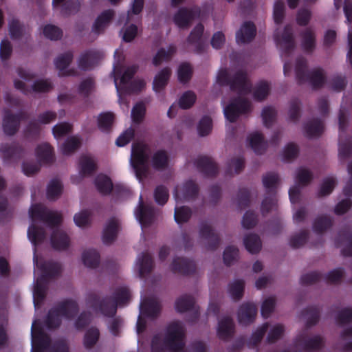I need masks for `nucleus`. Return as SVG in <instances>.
<instances>
[{"instance_id":"1","label":"nucleus","mask_w":352,"mask_h":352,"mask_svg":"<svg viewBox=\"0 0 352 352\" xmlns=\"http://www.w3.org/2000/svg\"><path fill=\"white\" fill-rule=\"evenodd\" d=\"M185 330L182 323L173 321L166 327L162 339L160 334L155 335L151 340V352H181L185 346Z\"/></svg>"},{"instance_id":"2","label":"nucleus","mask_w":352,"mask_h":352,"mask_svg":"<svg viewBox=\"0 0 352 352\" xmlns=\"http://www.w3.org/2000/svg\"><path fill=\"white\" fill-rule=\"evenodd\" d=\"M130 298V293L126 287L118 288L113 297L106 296L100 299L95 293L88 294L86 302L95 311L102 315L113 318L117 313L118 306L126 305Z\"/></svg>"},{"instance_id":"3","label":"nucleus","mask_w":352,"mask_h":352,"mask_svg":"<svg viewBox=\"0 0 352 352\" xmlns=\"http://www.w3.org/2000/svg\"><path fill=\"white\" fill-rule=\"evenodd\" d=\"M295 73L299 85L308 82L314 89H320L326 82L324 70L320 67L309 70L307 59L304 57L296 59Z\"/></svg>"},{"instance_id":"4","label":"nucleus","mask_w":352,"mask_h":352,"mask_svg":"<svg viewBox=\"0 0 352 352\" xmlns=\"http://www.w3.org/2000/svg\"><path fill=\"white\" fill-rule=\"evenodd\" d=\"M278 182L279 177L276 173L269 172L263 177V184L266 188V196L261 206L263 216L269 213L277 204L276 188Z\"/></svg>"},{"instance_id":"5","label":"nucleus","mask_w":352,"mask_h":352,"mask_svg":"<svg viewBox=\"0 0 352 352\" xmlns=\"http://www.w3.org/2000/svg\"><path fill=\"white\" fill-rule=\"evenodd\" d=\"M148 150V146L143 142H135L132 145L131 161L138 179H142L147 173Z\"/></svg>"},{"instance_id":"6","label":"nucleus","mask_w":352,"mask_h":352,"mask_svg":"<svg viewBox=\"0 0 352 352\" xmlns=\"http://www.w3.org/2000/svg\"><path fill=\"white\" fill-rule=\"evenodd\" d=\"M30 217L32 221L38 220L53 228L59 226L62 222V216L57 212L49 210L40 204H33L30 208Z\"/></svg>"},{"instance_id":"7","label":"nucleus","mask_w":352,"mask_h":352,"mask_svg":"<svg viewBox=\"0 0 352 352\" xmlns=\"http://www.w3.org/2000/svg\"><path fill=\"white\" fill-rule=\"evenodd\" d=\"M251 111V102L246 98L238 96L230 102L223 110L225 118L230 122H235L240 116Z\"/></svg>"},{"instance_id":"8","label":"nucleus","mask_w":352,"mask_h":352,"mask_svg":"<svg viewBox=\"0 0 352 352\" xmlns=\"http://www.w3.org/2000/svg\"><path fill=\"white\" fill-rule=\"evenodd\" d=\"M137 69V66L132 65L126 67L123 71V67L119 62L113 65L114 82L117 91L119 94L121 93L124 87H126L131 82Z\"/></svg>"},{"instance_id":"9","label":"nucleus","mask_w":352,"mask_h":352,"mask_svg":"<svg viewBox=\"0 0 352 352\" xmlns=\"http://www.w3.org/2000/svg\"><path fill=\"white\" fill-rule=\"evenodd\" d=\"M275 41L281 51V56H289L296 47L291 23L285 25L280 36L275 35Z\"/></svg>"},{"instance_id":"10","label":"nucleus","mask_w":352,"mask_h":352,"mask_svg":"<svg viewBox=\"0 0 352 352\" xmlns=\"http://www.w3.org/2000/svg\"><path fill=\"white\" fill-rule=\"evenodd\" d=\"M32 337V352H44L50 348L51 340L50 337L43 331L34 321L31 328Z\"/></svg>"},{"instance_id":"11","label":"nucleus","mask_w":352,"mask_h":352,"mask_svg":"<svg viewBox=\"0 0 352 352\" xmlns=\"http://www.w3.org/2000/svg\"><path fill=\"white\" fill-rule=\"evenodd\" d=\"M195 298L188 294H184L178 298L175 301V309L177 312L184 313L190 310H192V313L189 316L188 321L194 323L196 322L199 318V309L195 307Z\"/></svg>"},{"instance_id":"12","label":"nucleus","mask_w":352,"mask_h":352,"mask_svg":"<svg viewBox=\"0 0 352 352\" xmlns=\"http://www.w3.org/2000/svg\"><path fill=\"white\" fill-rule=\"evenodd\" d=\"M230 88L232 91L237 92L239 95H246L252 91V84L248 78L246 72L237 71L231 78Z\"/></svg>"},{"instance_id":"13","label":"nucleus","mask_w":352,"mask_h":352,"mask_svg":"<svg viewBox=\"0 0 352 352\" xmlns=\"http://www.w3.org/2000/svg\"><path fill=\"white\" fill-rule=\"evenodd\" d=\"M337 247L345 245L341 250L344 256H352V231L349 226L341 228L335 239Z\"/></svg>"},{"instance_id":"14","label":"nucleus","mask_w":352,"mask_h":352,"mask_svg":"<svg viewBox=\"0 0 352 352\" xmlns=\"http://www.w3.org/2000/svg\"><path fill=\"white\" fill-rule=\"evenodd\" d=\"M171 271L182 275H191L196 272V264L194 261L177 256L173 258L170 265Z\"/></svg>"},{"instance_id":"15","label":"nucleus","mask_w":352,"mask_h":352,"mask_svg":"<svg viewBox=\"0 0 352 352\" xmlns=\"http://www.w3.org/2000/svg\"><path fill=\"white\" fill-rule=\"evenodd\" d=\"M199 236L201 239L207 241L206 248L209 250H215L221 243V239L216 233L212 227L206 223H202L199 228Z\"/></svg>"},{"instance_id":"16","label":"nucleus","mask_w":352,"mask_h":352,"mask_svg":"<svg viewBox=\"0 0 352 352\" xmlns=\"http://www.w3.org/2000/svg\"><path fill=\"white\" fill-rule=\"evenodd\" d=\"M195 164L198 170L206 177H214L218 174L219 167L211 157L207 156L199 157L195 160Z\"/></svg>"},{"instance_id":"17","label":"nucleus","mask_w":352,"mask_h":352,"mask_svg":"<svg viewBox=\"0 0 352 352\" xmlns=\"http://www.w3.org/2000/svg\"><path fill=\"white\" fill-rule=\"evenodd\" d=\"M73 58V52L72 51H67L58 56L54 60V65L56 69L59 71L58 75L60 76H69L76 75V72L75 69H67V67L72 63Z\"/></svg>"},{"instance_id":"18","label":"nucleus","mask_w":352,"mask_h":352,"mask_svg":"<svg viewBox=\"0 0 352 352\" xmlns=\"http://www.w3.org/2000/svg\"><path fill=\"white\" fill-rule=\"evenodd\" d=\"M54 307L61 316L67 320L74 318L79 311L78 304L72 299L62 300L58 302Z\"/></svg>"},{"instance_id":"19","label":"nucleus","mask_w":352,"mask_h":352,"mask_svg":"<svg viewBox=\"0 0 352 352\" xmlns=\"http://www.w3.org/2000/svg\"><path fill=\"white\" fill-rule=\"evenodd\" d=\"M102 53L89 50L82 53L78 61V67L82 71L91 70L102 58Z\"/></svg>"},{"instance_id":"20","label":"nucleus","mask_w":352,"mask_h":352,"mask_svg":"<svg viewBox=\"0 0 352 352\" xmlns=\"http://www.w3.org/2000/svg\"><path fill=\"white\" fill-rule=\"evenodd\" d=\"M135 215L140 223L144 226L151 225L154 219L153 208L151 206L144 205L142 196L139 199V205L135 210Z\"/></svg>"},{"instance_id":"21","label":"nucleus","mask_w":352,"mask_h":352,"mask_svg":"<svg viewBox=\"0 0 352 352\" xmlns=\"http://www.w3.org/2000/svg\"><path fill=\"white\" fill-rule=\"evenodd\" d=\"M36 266L42 272V274L38 278H43V280L47 282L51 278L57 277L61 272V266L58 263L51 261L38 262L36 261Z\"/></svg>"},{"instance_id":"22","label":"nucleus","mask_w":352,"mask_h":352,"mask_svg":"<svg viewBox=\"0 0 352 352\" xmlns=\"http://www.w3.org/2000/svg\"><path fill=\"white\" fill-rule=\"evenodd\" d=\"M257 314V307L252 302L242 304L238 311V321L242 325H248L252 323Z\"/></svg>"},{"instance_id":"23","label":"nucleus","mask_w":352,"mask_h":352,"mask_svg":"<svg viewBox=\"0 0 352 352\" xmlns=\"http://www.w3.org/2000/svg\"><path fill=\"white\" fill-rule=\"evenodd\" d=\"M0 151L3 154L6 160H19L25 155V151L22 146L16 142L0 144Z\"/></svg>"},{"instance_id":"24","label":"nucleus","mask_w":352,"mask_h":352,"mask_svg":"<svg viewBox=\"0 0 352 352\" xmlns=\"http://www.w3.org/2000/svg\"><path fill=\"white\" fill-rule=\"evenodd\" d=\"M160 303L153 298H144L140 304V313L149 318H156L160 313Z\"/></svg>"},{"instance_id":"25","label":"nucleus","mask_w":352,"mask_h":352,"mask_svg":"<svg viewBox=\"0 0 352 352\" xmlns=\"http://www.w3.org/2000/svg\"><path fill=\"white\" fill-rule=\"evenodd\" d=\"M120 229V222L115 217L111 218L107 222L102 232V241L105 245L111 244L117 238Z\"/></svg>"},{"instance_id":"26","label":"nucleus","mask_w":352,"mask_h":352,"mask_svg":"<svg viewBox=\"0 0 352 352\" xmlns=\"http://www.w3.org/2000/svg\"><path fill=\"white\" fill-rule=\"evenodd\" d=\"M139 276L141 278H145L151 274L154 267V261L152 256L148 252H142L137 258Z\"/></svg>"},{"instance_id":"27","label":"nucleus","mask_w":352,"mask_h":352,"mask_svg":"<svg viewBox=\"0 0 352 352\" xmlns=\"http://www.w3.org/2000/svg\"><path fill=\"white\" fill-rule=\"evenodd\" d=\"M234 328L232 318L230 316L223 317L219 321L217 336L221 340H227L233 336Z\"/></svg>"},{"instance_id":"28","label":"nucleus","mask_w":352,"mask_h":352,"mask_svg":"<svg viewBox=\"0 0 352 352\" xmlns=\"http://www.w3.org/2000/svg\"><path fill=\"white\" fill-rule=\"evenodd\" d=\"M296 344L302 346L305 351H313L321 349L324 346V340L320 336L313 338H305L302 336L296 338Z\"/></svg>"},{"instance_id":"29","label":"nucleus","mask_w":352,"mask_h":352,"mask_svg":"<svg viewBox=\"0 0 352 352\" xmlns=\"http://www.w3.org/2000/svg\"><path fill=\"white\" fill-rule=\"evenodd\" d=\"M256 28L255 23H243L236 33V41L238 44L248 43L255 37Z\"/></svg>"},{"instance_id":"30","label":"nucleus","mask_w":352,"mask_h":352,"mask_svg":"<svg viewBox=\"0 0 352 352\" xmlns=\"http://www.w3.org/2000/svg\"><path fill=\"white\" fill-rule=\"evenodd\" d=\"M2 125L5 134L10 136L16 134L20 126L19 120L9 109L4 110Z\"/></svg>"},{"instance_id":"31","label":"nucleus","mask_w":352,"mask_h":352,"mask_svg":"<svg viewBox=\"0 0 352 352\" xmlns=\"http://www.w3.org/2000/svg\"><path fill=\"white\" fill-rule=\"evenodd\" d=\"M204 26L203 23H197V25L191 31L188 37V43L196 45L195 51L197 54H201L204 52L205 45L201 41V37L204 34Z\"/></svg>"},{"instance_id":"32","label":"nucleus","mask_w":352,"mask_h":352,"mask_svg":"<svg viewBox=\"0 0 352 352\" xmlns=\"http://www.w3.org/2000/svg\"><path fill=\"white\" fill-rule=\"evenodd\" d=\"M36 155L38 161L44 164H50L54 161V149L48 143L38 145L36 148Z\"/></svg>"},{"instance_id":"33","label":"nucleus","mask_w":352,"mask_h":352,"mask_svg":"<svg viewBox=\"0 0 352 352\" xmlns=\"http://www.w3.org/2000/svg\"><path fill=\"white\" fill-rule=\"evenodd\" d=\"M50 240L52 247L56 250H65L67 249L70 243L67 234L58 229L52 232Z\"/></svg>"},{"instance_id":"34","label":"nucleus","mask_w":352,"mask_h":352,"mask_svg":"<svg viewBox=\"0 0 352 352\" xmlns=\"http://www.w3.org/2000/svg\"><path fill=\"white\" fill-rule=\"evenodd\" d=\"M323 130V122L319 118H313L304 125L305 135L309 138L320 136Z\"/></svg>"},{"instance_id":"35","label":"nucleus","mask_w":352,"mask_h":352,"mask_svg":"<svg viewBox=\"0 0 352 352\" xmlns=\"http://www.w3.org/2000/svg\"><path fill=\"white\" fill-rule=\"evenodd\" d=\"M171 76V69L166 67L160 70L155 76L153 82V89L155 92H160L167 85Z\"/></svg>"},{"instance_id":"36","label":"nucleus","mask_w":352,"mask_h":352,"mask_svg":"<svg viewBox=\"0 0 352 352\" xmlns=\"http://www.w3.org/2000/svg\"><path fill=\"white\" fill-rule=\"evenodd\" d=\"M199 14L198 7L182 8L175 15V22H190L197 19Z\"/></svg>"},{"instance_id":"37","label":"nucleus","mask_w":352,"mask_h":352,"mask_svg":"<svg viewBox=\"0 0 352 352\" xmlns=\"http://www.w3.org/2000/svg\"><path fill=\"white\" fill-rule=\"evenodd\" d=\"M28 236L34 246L42 243L46 238V232L43 227L32 223L28 230Z\"/></svg>"},{"instance_id":"38","label":"nucleus","mask_w":352,"mask_h":352,"mask_svg":"<svg viewBox=\"0 0 352 352\" xmlns=\"http://www.w3.org/2000/svg\"><path fill=\"white\" fill-rule=\"evenodd\" d=\"M250 146L258 155L265 153L267 149V144L264 140L263 135L258 132L252 133L248 138Z\"/></svg>"},{"instance_id":"39","label":"nucleus","mask_w":352,"mask_h":352,"mask_svg":"<svg viewBox=\"0 0 352 352\" xmlns=\"http://www.w3.org/2000/svg\"><path fill=\"white\" fill-rule=\"evenodd\" d=\"M98 191L104 195H109L113 190V183L109 177L104 174L98 175L94 179Z\"/></svg>"},{"instance_id":"40","label":"nucleus","mask_w":352,"mask_h":352,"mask_svg":"<svg viewBox=\"0 0 352 352\" xmlns=\"http://www.w3.org/2000/svg\"><path fill=\"white\" fill-rule=\"evenodd\" d=\"M302 38L301 45L303 51L311 54L316 48V36L314 32L309 28H307L300 34Z\"/></svg>"},{"instance_id":"41","label":"nucleus","mask_w":352,"mask_h":352,"mask_svg":"<svg viewBox=\"0 0 352 352\" xmlns=\"http://www.w3.org/2000/svg\"><path fill=\"white\" fill-rule=\"evenodd\" d=\"M97 169L94 160L87 155H82L79 160V173L81 177L91 175Z\"/></svg>"},{"instance_id":"42","label":"nucleus","mask_w":352,"mask_h":352,"mask_svg":"<svg viewBox=\"0 0 352 352\" xmlns=\"http://www.w3.org/2000/svg\"><path fill=\"white\" fill-rule=\"evenodd\" d=\"M245 249L251 254H257L262 248V243L259 236L256 234H249L243 239Z\"/></svg>"},{"instance_id":"43","label":"nucleus","mask_w":352,"mask_h":352,"mask_svg":"<svg viewBox=\"0 0 352 352\" xmlns=\"http://www.w3.org/2000/svg\"><path fill=\"white\" fill-rule=\"evenodd\" d=\"M82 259L85 266L95 269L100 264V256L96 250L88 249L82 253Z\"/></svg>"},{"instance_id":"44","label":"nucleus","mask_w":352,"mask_h":352,"mask_svg":"<svg viewBox=\"0 0 352 352\" xmlns=\"http://www.w3.org/2000/svg\"><path fill=\"white\" fill-rule=\"evenodd\" d=\"M301 315L307 319L306 327L309 328L319 321L320 309L317 306H309L302 311Z\"/></svg>"},{"instance_id":"45","label":"nucleus","mask_w":352,"mask_h":352,"mask_svg":"<svg viewBox=\"0 0 352 352\" xmlns=\"http://www.w3.org/2000/svg\"><path fill=\"white\" fill-rule=\"evenodd\" d=\"M114 120L115 115L113 113L109 111L101 113L98 117V126L99 129L102 132H110Z\"/></svg>"},{"instance_id":"46","label":"nucleus","mask_w":352,"mask_h":352,"mask_svg":"<svg viewBox=\"0 0 352 352\" xmlns=\"http://www.w3.org/2000/svg\"><path fill=\"white\" fill-rule=\"evenodd\" d=\"M176 52V47L174 45H170L167 50L164 48H160L153 59V64L157 67L163 61H168L172 56Z\"/></svg>"},{"instance_id":"47","label":"nucleus","mask_w":352,"mask_h":352,"mask_svg":"<svg viewBox=\"0 0 352 352\" xmlns=\"http://www.w3.org/2000/svg\"><path fill=\"white\" fill-rule=\"evenodd\" d=\"M168 165V156L164 150H160L155 152L152 157V166L154 169L162 170L167 168Z\"/></svg>"},{"instance_id":"48","label":"nucleus","mask_w":352,"mask_h":352,"mask_svg":"<svg viewBox=\"0 0 352 352\" xmlns=\"http://www.w3.org/2000/svg\"><path fill=\"white\" fill-rule=\"evenodd\" d=\"M269 328V324L265 322L258 327L254 332L252 333L251 337L247 342V344L250 348H254L258 345V344L263 340L265 334Z\"/></svg>"},{"instance_id":"49","label":"nucleus","mask_w":352,"mask_h":352,"mask_svg":"<svg viewBox=\"0 0 352 352\" xmlns=\"http://www.w3.org/2000/svg\"><path fill=\"white\" fill-rule=\"evenodd\" d=\"M55 8H60L63 14L70 15L77 13L80 8V3L78 1H66L58 5H53Z\"/></svg>"},{"instance_id":"50","label":"nucleus","mask_w":352,"mask_h":352,"mask_svg":"<svg viewBox=\"0 0 352 352\" xmlns=\"http://www.w3.org/2000/svg\"><path fill=\"white\" fill-rule=\"evenodd\" d=\"M333 225V219L327 215L317 217L313 223V229L317 234H322Z\"/></svg>"},{"instance_id":"51","label":"nucleus","mask_w":352,"mask_h":352,"mask_svg":"<svg viewBox=\"0 0 352 352\" xmlns=\"http://www.w3.org/2000/svg\"><path fill=\"white\" fill-rule=\"evenodd\" d=\"M245 288V282L241 279L236 280L229 285L228 292L232 298L235 300H239L243 296Z\"/></svg>"},{"instance_id":"52","label":"nucleus","mask_w":352,"mask_h":352,"mask_svg":"<svg viewBox=\"0 0 352 352\" xmlns=\"http://www.w3.org/2000/svg\"><path fill=\"white\" fill-rule=\"evenodd\" d=\"M63 190L61 182L57 179H52L47 186V198L50 201H54L59 197Z\"/></svg>"},{"instance_id":"53","label":"nucleus","mask_w":352,"mask_h":352,"mask_svg":"<svg viewBox=\"0 0 352 352\" xmlns=\"http://www.w3.org/2000/svg\"><path fill=\"white\" fill-rule=\"evenodd\" d=\"M289 120L297 122L301 116V101L297 98H292L288 111Z\"/></svg>"},{"instance_id":"54","label":"nucleus","mask_w":352,"mask_h":352,"mask_svg":"<svg viewBox=\"0 0 352 352\" xmlns=\"http://www.w3.org/2000/svg\"><path fill=\"white\" fill-rule=\"evenodd\" d=\"M61 322V316L56 311L54 307L50 309L45 320L47 328L48 329H56L60 326Z\"/></svg>"},{"instance_id":"55","label":"nucleus","mask_w":352,"mask_h":352,"mask_svg":"<svg viewBox=\"0 0 352 352\" xmlns=\"http://www.w3.org/2000/svg\"><path fill=\"white\" fill-rule=\"evenodd\" d=\"M47 283L48 282L43 280V278H37L34 289V302H41L44 300L46 296Z\"/></svg>"},{"instance_id":"56","label":"nucleus","mask_w":352,"mask_h":352,"mask_svg":"<svg viewBox=\"0 0 352 352\" xmlns=\"http://www.w3.org/2000/svg\"><path fill=\"white\" fill-rule=\"evenodd\" d=\"M182 192L185 200H192L198 195L199 187L195 182L189 180L184 183L182 188Z\"/></svg>"},{"instance_id":"57","label":"nucleus","mask_w":352,"mask_h":352,"mask_svg":"<svg viewBox=\"0 0 352 352\" xmlns=\"http://www.w3.org/2000/svg\"><path fill=\"white\" fill-rule=\"evenodd\" d=\"M100 331L97 328L89 329L84 336V346L87 349L93 348L99 340Z\"/></svg>"},{"instance_id":"58","label":"nucleus","mask_w":352,"mask_h":352,"mask_svg":"<svg viewBox=\"0 0 352 352\" xmlns=\"http://www.w3.org/2000/svg\"><path fill=\"white\" fill-rule=\"evenodd\" d=\"M192 216V210L188 206L177 207L175 209L174 218L178 224L187 222Z\"/></svg>"},{"instance_id":"59","label":"nucleus","mask_w":352,"mask_h":352,"mask_svg":"<svg viewBox=\"0 0 352 352\" xmlns=\"http://www.w3.org/2000/svg\"><path fill=\"white\" fill-rule=\"evenodd\" d=\"M80 145V142L77 138H68L60 147L61 152L63 155H70L77 150Z\"/></svg>"},{"instance_id":"60","label":"nucleus","mask_w":352,"mask_h":352,"mask_svg":"<svg viewBox=\"0 0 352 352\" xmlns=\"http://www.w3.org/2000/svg\"><path fill=\"white\" fill-rule=\"evenodd\" d=\"M270 93V85L265 81L258 82L254 90L253 97L257 101H262Z\"/></svg>"},{"instance_id":"61","label":"nucleus","mask_w":352,"mask_h":352,"mask_svg":"<svg viewBox=\"0 0 352 352\" xmlns=\"http://www.w3.org/2000/svg\"><path fill=\"white\" fill-rule=\"evenodd\" d=\"M44 36L50 40L57 41L63 36L62 30L52 23H47L43 28Z\"/></svg>"},{"instance_id":"62","label":"nucleus","mask_w":352,"mask_h":352,"mask_svg":"<svg viewBox=\"0 0 352 352\" xmlns=\"http://www.w3.org/2000/svg\"><path fill=\"white\" fill-rule=\"evenodd\" d=\"M168 197V190L165 186L160 185L155 188L154 199L157 204L164 206L167 202Z\"/></svg>"},{"instance_id":"63","label":"nucleus","mask_w":352,"mask_h":352,"mask_svg":"<svg viewBox=\"0 0 352 352\" xmlns=\"http://www.w3.org/2000/svg\"><path fill=\"white\" fill-rule=\"evenodd\" d=\"M261 116L265 126L270 128L276 120V111L272 107H266L263 109Z\"/></svg>"},{"instance_id":"64","label":"nucleus","mask_w":352,"mask_h":352,"mask_svg":"<svg viewBox=\"0 0 352 352\" xmlns=\"http://www.w3.org/2000/svg\"><path fill=\"white\" fill-rule=\"evenodd\" d=\"M239 252V249L234 245H229L226 247L223 254L224 263L228 266L231 265L238 258Z\"/></svg>"}]
</instances>
